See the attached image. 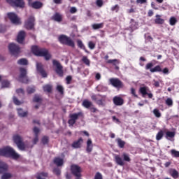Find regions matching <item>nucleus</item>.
<instances>
[{
	"instance_id": "09e8293b",
	"label": "nucleus",
	"mask_w": 179,
	"mask_h": 179,
	"mask_svg": "<svg viewBox=\"0 0 179 179\" xmlns=\"http://www.w3.org/2000/svg\"><path fill=\"white\" fill-rule=\"evenodd\" d=\"M88 47L90 50H94L96 47V43H93V41H90L88 43Z\"/></svg>"
},
{
	"instance_id": "1a4fd4ad",
	"label": "nucleus",
	"mask_w": 179,
	"mask_h": 179,
	"mask_svg": "<svg viewBox=\"0 0 179 179\" xmlns=\"http://www.w3.org/2000/svg\"><path fill=\"white\" fill-rule=\"evenodd\" d=\"M8 50H10L11 54L15 56L17 55V54L20 52V48H19L17 45L15 43H10L8 45Z\"/></svg>"
},
{
	"instance_id": "f03ea898",
	"label": "nucleus",
	"mask_w": 179,
	"mask_h": 179,
	"mask_svg": "<svg viewBox=\"0 0 179 179\" xmlns=\"http://www.w3.org/2000/svg\"><path fill=\"white\" fill-rule=\"evenodd\" d=\"M31 51L34 55H37L38 57H44L46 61H48V59L51 58V55L46 49H41L37 46H33L31 48Z\"/></svg>"
},
{
	"instance_id": "2eb2a0df",
	"label": "nucleus",
	"mask_w": 179,
	"mask_h": 179,
	"mask_svg": "<svg viewBox=\"0 0 179 179\" xmlns=\"http://www.w3.org/2000/svg\"><path fill=\"white\" fill-rule=\"evenodd\" d=\"M36 69L38 72L41 73L43 78H47V73L45 72V71H44V69H43V64H41V63H37Z\"/></svg>"
},
{
	"instance_id": "bb28decb",
	"label": "nucleus",
	"mask_w": 179,
	"mask_h": 179,
	"mask_svg": "<svg viewBox=\"0 0 179 179\" xmlns=\"http://www.w3.org/2000/svg\"><path fill=\"white\" fill-rule=\"evenodd\" d=\"M55 164H57L58 166H62L64 164V159L62 158L56 157L54 159Z\"/></svg>"
},
{
	"instance_id": "0e129e2a",
	"label": "nucleus",
	"mask_w": 179,
	"mask_h": 179,
	"mask_svg": "<svg viewBox=\"0 0 179 179\" xmlns=\"http://www.w3.org/2000/svg\"><path fill=\"white\" fill-rule=\"evenodd\" d=\"M131 93L134 96V97H138V95L136 94V92H135V89L131 88Z\"/></svg>"
},
{
	"instance_id": "f3484780",
	"label": "nucleus",
	"mask_w": 179,
	"mask_h": 179,
	"mask_svg": "<svg viewBox=\"0 0 179 179\" xmlns=\"http://www.w3.org/2000/svg\"><path fill=\"white\" fill-rule=\"evenodd\" d=\"M79 117V113H74L70 115V120H69V125H73L75 122H76V120H78Z\"/></svg>"
},
{
	"instance_id": "4c0bfd02",
	"label": "nucleus",
	"mask_w": 179,
	"mask_h": 179,
	"mask_svg": "<svg viewBox=\"0 0 179 179\" xmlns=\"http://www.w3.org/2000/svg\"><path fill=\"white\" fill-rule=\"evenodd\" d=\"M153 114L155 115V117H157V118H160L162 117V113H160V110L158 109H154Z\"/></svg>"
},
{
	"instance_id": "473e14b6",
	"label": "nucleus",
	"mask_w": 179,
	"mask_h": 179,
	"mask_svg": "<svg viewBox=\"0 0 179 179\" xmlns=\"http://www.w3.org/2000/svg\"><path fill=\"white\" fill-rule=\"evenodd\" d=\"M150 72H162V67L160 66H156L155 67L150 69Z\"/></svg>"
},
{
	"instance_id": "dca6fc26",
	"label": "nucleus",
	"mask_w": 179,
	"mask_h": 179,
	"mask_svg": "<svg viewBox=\"0 0 179 179\" xmlns=\"http://www.w3.org/2000/svg\"><path fill=\"white\" fill-rule=\"evenodd\" d=\"M24 37H26V32H24V31H20L17 36V43L22 44V43H23V41H24Z\"/></svg>"
},
{
	"instance_id": "2f4dec72",
	"label": "nucleus",
	"mask_w": 179,
	"mask_h": 179,
	"mask_svg": "<svg viewBox=\"0 0 179 179\" xmlns=\"http://www.w3.org/2000/svg\"><path fill=\"white\" fill-rule=\"evenodd\" d=\"M77 44L79 48H81V50H84L85 52H87V50H86V47H85V45L83 44V42H82V41L80 40L77 41Z\"/></svg>"
},
{
	"instance_id": "052dcab7",
	"label": "nucleus",
	"mask_w": 179,
	"mask_h": 179,
	"mask_svg": "<svg viewBox=\"0 0 179 179\" xmlns=\"http://www.w3.org/2000/svg\"><path fill=\"white\" fill-rule=\"evenodd\" d=\"M67 85H69L71 83V81L72 80V77L71 76H69L66 78Z\"/></svg>"
},
{
	"instance_id": "7c9ffc66",
	"label": "nucleus",
	"mask_w": 179,
	"mask_h": 179,
	"mask_svg": "<svg viewBox=\"0 0 179 179\" xmlns=\"http://www.w3.org/2000/svg\"><path fill=\"white\" fill-rule=\"evenodd\" d=\"M108 64H113V65H114L115 66H117V65H118L120 64V60L117 59H108L107 61Z\"/></svg>"
},
{
	"instance_id": "aec40b11",
	"label": "nucleus",
	"mask_w": 179,
	"mask_h": 179,
	"mask_svg": "<svg viewBox=\"0 0 179 179\" xmlns=\"http://www.w3.org/2000/svg\"><path fill=\"white\" fill-rule=\"evenodd\" d=\"M7 170L8 165L2 161H0V174L5 173Z\"/></svg>"
},
{
	"instance_id": "5701e85b",
	"label": "nucleus",
	"mask_w": 179,
	"mask_h": 179,
	"mask_svg": "<svg viewBox=\"0 0 179 179\" xmlns=\"http://www.w3.org/2000/svg\"><path fill=\"white\" fill-rule=\"evenodd\" d=\"M34 132L35 134V138L34 139V143L36 145L37 142H38V137L37 135H38V132H40V129L37 127L34 128Z\"/></svg>"
},
{
	"instance_id": "4468645a",
	"label": "nucleus",
	"mask_w": 179,
	"mask_h": 179,
	"mask_svg": "<svg viewBox=\"0 0 179 179\" xmlns=\"http://www.w3.org/2000/svg\"><path fill=\"white\" fill-rule=\"evenodd\" d=\"M100 95H92V99L95 100V101H96L97 104H99V106H103L106 96H102L101 99H100Z\"/></svg>"
},
{
	"instance_id": "c03bdc74",
	"label": "nucleus",
	"mask_w": 179,
	"mask_h": 179,
	"mask_svg": "<svg viewBox=\"0 0 179 179\" xmlns=\"http://www.w3.org/2000/svg\"><path fill=\"white\" fill-rule=\"evenodd\" d=\"M171 153L173 157H179V151L171 150Z\"/></svg>"
},
{
	"instance_id": "412c9836",
	"label": "nucleus",
	"mask_w": 179,
	"mask_h": 179,
	"mask_svg": "<svg viewBox=\"0 0 179 179\" xmlns=\"http://www.w3.org/2000/svg\"><path fill=\"white\" fill-rule=\"evenodd\" d=\"M140 93H141L143 97H145L146 94H148V92H149V87H141L139 89Z\"/></svg>"
},
{
	"instance_id": "a211bd4d",
	"label": "nucleus",
	"mask_w": 179,
	"mask_h": 179,
	"mask_svg": "<svg viewBox=\"0 0 179 179\" xmlns=\"http://www.w3.org/2000/svg\"><path fill=\"white\" fill-rule=\"evenodd\" d=\"M83 143V139L82 138H79L78 141H74L72 144V147L74 148V149H79L82 146V144Z\"/></svg>"
},
{
	"instance_id": "de8ad7c7",
	"label": "nucleus",
	"mask_w": 179,
	"mask_h": 179,
	"mask_svg": "<svg viewBox=\"0 0 179 179\" xmlns=\"http://www.w3.org/2000/svg\"><path fill=\"white\" fill-rule=\"evenodd\" d=\"M166 106L171 107L173 106V99H171V98H168L166 100Z\"/></svg>"
},
{
	"instance_id": "4d7b16f0",
	"label": "nucleus",
	"mask_w": 179,
	"mask_h": 179,
	"mask_svg": "<svg viewBox=\"0 0 179 179\" xmlns=\"http://www.w3.org/2000/svg\"><path fill=\"white\" fill-rule=\"evenodd\" d=\"M78 12V9H76V7H71L70 8V13H76Z\"/></svg>"
},
{
	"instance_id": "864d4df0",
	"label": "nucleus",
	"mask_w": 179,
	"mask_h": 179,
	"mask_svg": "<svg viewBox=\"0 0 179 179\" xmlns=\"http://www.w3.org/2000/svg\"><path fill=\"white\" fill-rule=\"evenodd\" d=\"M57 90H58V92H59V93H61V94H64V87H62V85H57Z\"/></svg>"
},
{
	"instance_id": "49530a36",
	"label": "nucleus",
	"mask_w": 179,
	"mask_h": 179,
	"mask_svg": "<svg viewBox=\"0 0 179 179\" xmlns=\"http://www.w3.org/2000/svg\"><path fill=\"white\" fill-rule=\"evenodd\" d=\"M162 138H163V131H159L156 136L157 141H160Z\"/></svg>"
},
{
	"instance_id": "ea45409f",
	"label": "nucleus",
	"mask_w": 179,
	"mask_h": 179,
	"mask_svg": "<svg viewBox=\"0 0 179 179\" xmlns=\"http://www.w3.org/2000/svg\"><path fill=\"white\" fill-rule=\"evenodd\" d=\"M117 142L118 143L119 148H122L125 145V141H123L122 140H121V138H117Z\"/></svg>"
},
{
	"instance_id": "69168bd1",
	"label": "nucleus",
	"mask_w": 179,
	"mask_h": 179,
	"mask_svg": "<svg viewBox=\"0 0 179 179\" xmlns=\"http://www.w3.org/2000/svg\"><path fill=\"white\" fill-rule=\"evenodd\" d=\"M103 177L101 176V175L100 174V173H97L95 176V179H102Z\"/></svg>"
},
{
	"instance_id": "774afa93",
	"label": "nucleus",
	"mask_w": 179,
	"mask_h": 179,
	"mask_svg": "<svg viewBox=\"0 0 179 179\" xmlns=\"http://www.w3.org/2000/svg\"><path fill=\"white\" fill-rule=\"evenodd\" d=\"M137 3H145L146 0H136Z\"/></svg>"
},
{
	"instance_id": "393cba45",
	"label": "nucleus",
	"mask_w": 179,
	"mask_h": 179,
	"mask_svg": "<svg viewBox=\"0 0 179 179\" xmlns=\"http://www.w3.org/2000/svg\"><path fill=\"white\" fill-rule=\"evenodd\" d=\"M92 150H93V144L92 143V140L88 139V141L87 142V152L88 153H90V152H92Z\"/></svg>"
},
{
	"instance_id": "ddd939ff",
	"label": "nucleus",
	"mask_w": 179,
	"mask_h": 179,
	"mask_svg": "<svg viewBox=\"0 0 179 179\" xmlns=\"http://www.w3.org/2000/svg\"><path fill=\"white\" fill-rule=\"evenodd\" d=\"M110 83L115 87H122V82L117 78H110Z\"/></svg>"
},
{
	"instance_id": "20e7f679",
	"label": "nucleus",
	"mask_w": 179,
	"mask_h": 179,
	"mask_svg": "<svg viewBox=\"0 0 179 179\" xmlns=\"http://www.w3.org/2000/svg\"><path fill=\"white\" fill-rule=\"evenodd\" d=\"M122 157L124 160L122 158H121V157H120V155H115V160L117 164H118V166H124L125 164L124 162H131V158L129 157V155L127 153H123Z\"/></svg>"
},
{
	"instance_id": "13d9d810",
	"label": "nucleus",
	"mask_w": 179,
	"mask_h": 179,
	"mask_svg": "<svg viewBox=\"0 0 179 179\" xmlns=\"http://www.w3.org/2000/svg\"><path fill=\"white\" fill-rule=\"evenodd\" d=\"M53 171L57 176H59V174H61V170H59L58 168L55 169Z\"/></svg>"
},
{
	"instance_id": "f704fd0d",
	"label": "nucleus",
	"mask_w": 179,
	"mask_h": 179,
	"mask_svg": "<svg viewBox=\"0 0 179 179\" xmlns=\"http://www.w3.org/2000/svg\"><path fill=\"white\" fill-rule=\"evenodd\" d=\"M43 90H44V92H48V93H50V92H51V90H52V86H51L50 85H46L43 86Z\"/></svg>"
},
{
	"instance_id": "37998d69",
	"label": "nucleus",
	"mask_w": 179,
	"mask_h": 179,
	"mask_svg": "<svg viewBox=\"0 0 179 179\" xmlns=\"http://www.w3.org/2000/svg\"><path fill=\"white\" fill-rule=\"evenodd\" d=\"M17 64H19V65H27V59H20L18 60Z\"/></svg>"
},
{
	"instance_id": "a18cd8bd",
	"label": "nucleus",
	"mask_w": 179,
	"mask_h": 179,
	"mask_svg": "<svg viewBox=\"0 0 179 179\" xmlns=\"http://www.w3.org/2000/svg\"><path fill=\"white\" fill-rule=\"evenodd\" d=\"M48 173L42 172L37 176V179H45L43 177H47Z\"/></svg>"
},
{
	"instance_id": "603ef678",
	"label": "nucleus",
	"mask_w": 179,
	"mask_h": 179,
	"mask_svg": "<svg viewBox=\"0 0 179 179\" xmlns=\"http://www.w3.org/2000/svg\"><path fill=\"white\" fill-rule=\"evenodd\" d=\"M34 101L35 103H41V98H40V96L36 95L34 98Z\"/></svg>"
},
{
	"instance_id": "e2e57ef3",
	"label": "nucleus",
	"mask_w": 179,
	"mask_h": 179,
	"mask_svg": "<svg viewBox=\"0 0 179 179\" xmlns=\"http://www.w3.org/2000/svg\"><path fill=\"white\" fill-rule=\"evenodd\" d=\"M42 142H43V143H44V144L48 143V137L44 136V137L42 138Z\"/></svg>"
},
{
	"instance_id": "8fccbe9b",
	"label": "nucleus",
	"mask_w": 179,
	"mask_h": 179,
	"mask_svg": "<svg viewBox=\"0 0 179 179\" xmlns=\"http://www.w3.org/2000/svg\"><path fill=\"white\" fill-rule=\"evenodd\" d=\"M112 12H118L120 10V6L116 4L115 6H113L111 7Z\"/></svg>"
},
{
	"instance_id": "f8f14e48",
	"label": "nucleus",
	"mask_w": 179,
	"mask_h": 179,
	"mask_svg": "<svg viewBox=\"0 0 179 179\" xmlns=\"http://www.w3.org/2000/svg\"><path fill=\"white\" fill-rule=\"evenodd\" d=\"M34 27V17L31 16L25 22V28L31 30Z\"/></svg>"
},
{
	"instance_id": "680f3d73",
	"label": "nucleus",
	"mask_w": 179,
	"mask_h": 179,
	"mask_svg": "<svg viewBox=\"0 0 179 179\" xmlns=\"http://www.w3.org/2000/svg\"><path fill=\"white\" fill-rule=\"evenodd\" d=\"M16 92L17 93V94H21L22 96H23V94H24V92L23 91L22 89L17 90Z\"/></svg>"
},
{
	"instance_id": "9d476101",
	"label": "nucleus",
	"mask_w": 179,
	"mask_h": 179,
	"mask_svg": "<svg viewBox=\"0 0 179 179\" xmlns=\"http://www.w3.org/2000/svg\"><path fill=\"white\" fill-rule=\"evenodd\" d=\"M53 65L55 66V72L59 76H64V70H62V66L57 60H53Z\"/></svg>"
},
{
	"instance_id": "b1692460",
	"label": "nucleus",
	"mask_w": 179,
	"mask_h": 179,
	"mask_svg": "<svg viewBox=\"0 0 179 179\" xmlns=\"http://www.w3.org/2000/svg\"><path fill=\"white\" fill-rule=\"evenodd\" d=\"M53 20L55 22H62V15L56 13L53 16H52Z\"/></svg>"
},
{
	"instance_id": "a19ab883",
	"label": "nucleus",
	"mask_w": 179,
	"mask_h": 179,
	"mask_svg": "<svg viewBox=\"0 0 179 179\" xmlns=\"http://www.w3.org/2000/svg\"><path fill=\"white\" fill-rule=\"evenodd\" d=\"M10 86V83L8 80H3L1 83V87H9Z\"/></svg>"
},
{
	"instance_id": "f257e3e1",
	"label": "nucleus",
	"mask_w": 179,
	"mask_h": 179,
	"mask_svg": "<svg viewBox=\"0 0 179 179\" xmlns=\"http://www.w3.org/2000/svg\"><path fill=\"white\" fill-rule=\"evenodd\" d=\"M0 156H4L5 157H11L14 160H17L20 159V155L17 154L13 148L11 147L7 146L3 148H0Z\"/></svg>"
},
{
	"instance_id": "5fc2aeb1",
	"label": "nucleus",
	"mask_w": 179,
	"mask_h": 179,
	"mask_svg": "<svg viewBox=\"0 0 179 179\" xmlns=\"http://www.w3.org/2000/svg\"><path fill=\"white\" fill-rule=\"evenodd\" d=\"M13 102L16 106H20V104H22V101L17 100V99L15 96L13 97Z\"/></svg>"
},
{
	"instance_id": "7ed1b4c3",
	"label": "nucleus",
	"mask_w": 179,
	"mask_h": 179,
	"mask_svg": "<svg viewBox=\"0 0 179 179\" xmlns=\"http://www.w3.org/2000/svg\"><path fill=\"white\" fill-rule=\"evenodd\" d=\"M58 40L59 43L62 44H65L66 45H69V47H75V42L70 38L65 35H60L58 37Z\"/></svg>"
},
{
	"instance_id": "72a5a7b5",
	"label": "nucleus",
	"mask_w": 179,
	"mask_h": 179,
	"mask_svg": "<svg viewBox=\"0 0 179 179\" xmlns=\"http://www.w3.org/2000/svg\"><path fill=\"white\" fill-rule=\"evenodd\" d=\"M103 26V23L93 24L92 29H94V30H97L98 29H102Z\"/></svg>"
},
{
	"instance_id": "423d86ee",
	"label": "nucleus",
	"mask_w": 179,
	"mask_h": 179,
	"mask_svg": "<svg viewBox=\"0 0 179 179\" xmlns=\"http://www.w3.org/2000/svg\"><path fill=\"white\" fill-rule=\"evenodd\" d=\"M13 141L16 143L17 148L20 150H24L26 149V145L23 143V138L19 135H15L13 136Z\"/></svg>"
},
{
	"instance_id": "6e6d98bb",
	"label": "nucleus",
	"mask_w": 179,
	"mask_h": 179,
	"mask_svg": "<svg viewBox=\"0 0 179 179\" xmlns=\"http://www.w3.org/2000/svg\"><path fill=\"white\" fill-rule=\"evenodd\" d=\"M152 67H153V63H148L145 66V69H152Z\"/></svg>"
},
{
	"instance_id": "6e6552de",
	"label": "nucleus",
	"mask_w": 179,
	"mask_h": 179,
	"mask_svg": "<svg viewBox=\"0 0 179 179\" xmlns=\"http://www.w3.org/2000/svg\"><path fill=\"white\" fill-rule=\"evenodd\" d=\"M71 172L76 177V179H80L82 172V169L78 165H72L71 166Z\"/></svg>"
},
{
	"instance_id": "c9c22d12",
	"label": "nucleus",
	"mask_w": 179,
	"mask_h": 179,
	"mask_svg": "<svg viewBox=\"0 0 179 179\" xmlns=\"http://www.w3.org/2000/svg\"><path fill=\"white\" fill-rule=\"evenodd\" d=\"M83 62H84V64H85V65H87V66H90V60H89V59H87V57L84 56L82 59Z\"/></svg>"
},
{
	"instance_id": "0eeeda50",
	"label": "nucleus",
	"mask_w": 179,
	"mask_h": 179,
	"mask_svg": "<svg viewBox=\"0 0 179 179\" xmlns=\"http://www.w3.org/2000/svg\"><path fill=\"white\" fill-rule=\"evenodd\" d=\"M8 17L13 24H20V23H22L20 22V18H19V17L14 13H8Z\"/></svg>"
},
{
	"instance_id": "3c124183",
	"label": "nucleus",
	"mask_w": 179,
	"mask_h": 179,
	"mask_svg": "<svg viewBox=\"0 0 179 179\" xmlns=\"http://www.w3.org/2000/svg\"><path fill=\"white\" fill-rule=\"evenodd\" d=\"M36 92V88L34 87H29L27 88V92L30 94L31 93H34Z\"/></svg>"
},
{
	"instance_id": "cd10ccee",
	"label": "nucleus",
	"mask_w": 179,
	"mask_h": 179,
	"mask_svg": "<svg viewBox=\"0 0 179 179\" xmlns=\"http://www.w3.org/2000/svg\"><path fill=\"white\" fill-rule=\"evenodd\" d=\"M17 114H18L19 117H27V111H24L22 108H18L17 109Z\"/></svg>"
},
{
	"instance_id": "39448f33",
	"label": "nucleus",
	"mask_w": 179,
	"mask_h": 179,
	"mask_svg": "<svg viewBox=\"0 0 179 179\" xmlns=\"http://www.w3.org/2000/svg\"><path fill=\"white\" fill-rule=\"evenodd\" d=\"M27 71L25 69L20 68V76L17 78V80L18 82H22V83H27L29 82V79L27 78Z\"/></svg>"
},
{
	"instance_id": "c85d7f7f",
	"label": "nucleus",
	"mask_w": 179,
	"mask_h": 179,
	"mask_svg": "<svg viewBox=\"0 0 179 179\" xmlns=\"http://www.w3.org/2000/svg\"><path fill=\"white\" fill-rule=\"evenodd\" d=\"M155 22L157 24H163V23H164V20L160 18V15H156V19L155 20Z\"/></svg>"
},
{
	"instance_id": "bf43d9fd",
	"label": "nucleus",
	"mask_w": 179,
	"mask_h": 179,
	"mask_svg": "<svg viewBox=\"0 0 179 179\" xmlns=\"http://www.w3.org/2000/svg\"><path fill=\"white\" fill-rule=\"evenodd\" d=\"M96 5L99 6V8H101V6H103V0H97Z\"/></svg>"
},
{
	"instance_id": "338daca9",
	"label": "nucleus",
	"mask_w": 179,
	"mask_h": 179,
	"mask_svg": "<svg viewBox=\"0 0 179 179\" xmlns=\"http://www.w3.org/2000/svg\"><path fill=\"white\" fill-rule=\"evenodd\" d=\"M154 85L155 87H159L160 86V84L158 81L154 80Z\"/></svg>"
},
{
	"instance_id": "e433bc0d",
	"label": "nucleus",
	"mask_w": 179,
	"mask_h": 179,
	"mask_svg": "<svg viewBox=\"0 0 179 179\" xmlns=\"http://www.w3.org/2000/svg\"><path fill=\"white\" fill-rule=\"evenodd\" d=\"M176 23H177V19L176 17H171L169 20V24H171V26H174L176 25Z\"/></svg>"
},
{
	"instance_id": "c756f323",
	"label": "nucleus",
	"mask_w": 179,
	"mask_h": 179,
	"mask_svg": "<svg viewBox=\"0 0 179 179\" xmlns=\"http://www.w3.org/2000/svg\"><path fill=\"white\" fill-rule=\"evenodd\" d=\"M173 178H178V172L175 169H171L169 171Z\"/></svg>"
},
{
	"instance_id": "4be33fe9",
	"label": "nucleus",
	"mask_w": 179,
	"mask_h": 179,
	"mask_svg": "<svg viewBox=\"0 0 179 179\" xmlns=\"http://www.w3.org/2000/svg\"><path fill=\"white\" fill-rule=\"evenodd\" d=\"M82 105L85 108H90V107H92L93 106V103H92V101H90L87 99H85L83 101Z\"/></svg>"
},
{
	"instance_id": "79ce46f5",
	"label": "nucleus",
	"mask_w": 179,
	"mask_h": 179,
	"mask_svg": "<svg viewBox=\"0 0 179 179\" xmlns=\"http://www.w3.org/2000/svg\"><path fill=\"white\" fill-rule=\"evenodd\" d=\"M12 178V174L10 173H5L2 176L1 179H10Z\"/></svg>"
},
{
	"instance_id": "a878e982",
	"label": "nucleus",
	"mask_w": 179,
	"mask_h": 179,
	"mask_svg": "<svg viewBox=\"0 0 179 179\" xmlns=\"http://www.w3.org/2000/svg\"><path fill=\"white\" fill-rule=\"evenodd\" d=\"M31 6L34 9H40L43 6V3L40 1H35L31 4Z\"/></svg>"
},
{
	"instance_id": "9b49d317",
	"label": "nucleus",
	"mask_w": 179,
	"mask_h": 179,
	"mask_svg": "<svg viewBox=\"0 0 179 179\" xmlns=\"http://www.w3.org/2000/svg\"><path fill=\"white\" fill-rule=\"evenodd\" d=\"M7 2L12 6H17L19 8H23V6H24V2L23 0H7Z\"/></svg>"
},
{
	"instance_id": "58836bf2",
	"label": "nucleus",
	"mask_w": 179,
	"mask_h": 179,
	"mask_svg": "<svg viewBox=\"0 0 179 179\" xmlns=\"http://www.w3.org/2000/svg\"><path fill=\"white\" fill-rule=\"evenodd\" d=\"M166 135V139H169V138H174V136H176V133H174V131H167Z\"/></svg>"
},
{
	"instance_id": "6ab92c4d",
	"label": "nucleus",
	"mask_w": 179,
	"mask_h": 179,
	"mask_svg": "<svg viewBox=\"0 0 179 179\" xmlns=\"http://www.w3.org/2000/svg\"><path fill=\"white\" fill-rule=\"evenodd\" d=\"M113 103L115 106H122L124 104V100L120 96H115L113 98Z\"/></svg>"
}]
</instances>
